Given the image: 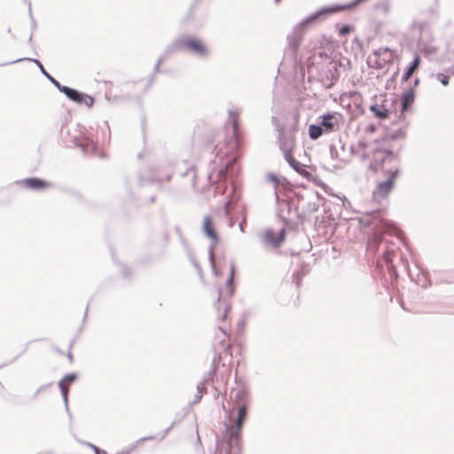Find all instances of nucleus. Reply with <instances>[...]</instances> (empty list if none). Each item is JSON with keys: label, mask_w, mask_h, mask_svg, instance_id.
Segmentation results:
<instances>
[{"label": "nucleus", "mask_w": 454, "mask_h": 454, "mask_svg": "<svg viewBox=\"0 0 454 454\" xmlns=\"http://www.w3.org/2000/svg\"><path fill=\"white\" fill-rule=\"evenodd\" d=\"M232 401V411L223 404L225 413L224 430L222 436H216L214 454H242L243 427L247 420L251 403L250 393L246 385H241L236 390Z\"/></svg>", "instance_id": "nucleus-1"}, {"label": "nucleus", "mask_w": 454, "mask_h": 454, "mask_svg": "<svg viewBox=\"0 0 454 454\" xmlns=\"http://www.w3.org/2000/svg\"><path fill=\"white\" fill-rule=\"evenodd\" d=\"M241 144L242 135L238 123L234 122L230 141L225 145L228 147L227 151L223 153L221 150L218 151L215 153V159L209 162L212 173L216 172L218 178H228L232 183L231 194L228 196L223 206L225 215H229L228 207L231 200H239L241 198L239 184L235 180L239 173L238 160L240 157L239 148Z\"/></svg>", "instance_id": "nucleus-2"}, {"label": "nucleus", "mask_w": 454, "mask_h": 454, "mask_svg": "<svg viewBox=\"0 0 454 454\" xmlns=\"http://www.w3.org/2000/svg\"><path fill=\"white\" fill-rule=\"evenodd\" d=\"M374 158L370 161L368 170L380 172L385 179L377 183L372 191L373 200L386 199L395 187L398 177L403 174L401 157L398 151L379 147L372 150Z\"/></svg>", "instance_id": "nucleus-3"}, {"label": "nucleus", "mask_w": 454, "mask_h": 454, "mask_svg": "<svg viewBox=\"0 0 454 454\" xmlns=\"http://www.w3.org/2000/svg\"><path fill=\"white\" fill-rule=\"evenodd\" d=\"M340 4H333L325 5L313 12L296 24L292 31L286 36L288 48L285 51V55L289 56L295 64H301L302 58L299 56V47L303 39V35L311 27L326 20L329 16L342 12Z\"/></svg>", "instance_id": "nucleus-4"}, {"label": "nucleus", "mask_w": 454, "mask_h": 454, "mask_svg": "<svg viewBox=\"0 0 454 454\" xmlns=\"http://www.w3.org/2000/svg\"><path fill=\"white\" fill-rule=\"evenodd\" d=\"M340 4H333L325 5L313 12L296 24L292 31L286 36L288 48L285 51V55L289 56L295 64H301L302 58L299 56V47L303 39V35L311 27L326 20L329 16L342 12Z\"/></svg>", "instance_id": "nucleus-5"}, {"label": "nucleus", "mask_w": 454, "mask_h": 454, "mask_svg": "<svg viewBox=\"0 0 454 454\" xmlns=\"http://www.w3.org/2000/svg\"><path fill=\"white\" fill-rule=\"evenodd\" d=\"M176 174H178L180 177L191 176V186L195 188L197 180L195 167L191 165L183 172L178 169L176 162L170 160L160 161L150 169L148 184H156L159 191L167 195H173L176 193V190L168 184Z\"/></svg>", "instance_id": "nucleus-6"}, {"label": "nucleus", "mask_w": 454, "mask_h": 454, "mask_svg": "<svg viewBox=\"0 0 454 454\" xmlns=\"http://www.w3.org/2000/svg\"><path fill=\"white\" fill-rule=\"evenodd\" d=\"M383 209L365 211L357 218L358 226L361 229H369L372 233L369 236L367 246L380 254L387 253V245L382 242V236L388 231L393 224L384 217Z\"/></svg>", "instance_id": "nucleus-7"}, {"label": "nucleus", "mask_w": 454, "mask_h": 454, "mask_svg": "<svg viewBox=\"0 0 454 454\" xmlns=\"http://www.w3.org/2000/svg\"><path fill=\"white\" fill-rule=\"evenodd\" d=\"M306 66L309 71L315 68L323 81L330 85L335 84L340 78V68L341 64L335 61L325 51H319L311 53L306 59Z\"/></svg>", "instance_id": "nucleus-8"}, {"label": "nucleus", "mask_w": 454, "mask_h": 454, "mask_svg": "<svg viewBox=\"0 0 454 454\" xmlns=\"http://www.w3.org/2000/svg\"><path fill=\"white\" fill-rule=\"evenodd\" d=\"M173 42L177 51H185L200 58H207L209 55V49L207 44L196 35H180Z\"/></svg>", "instance_id": "nucleus-9"}, {"label": "nucleus", "mask_w": 454, "mask_h": 454, "mask_svg": "<svg viewBox=\"0 0 454 454\" xmlns=\"http://www.w3.org/2000/svg\"><path fill=\"white\" fill-rule=\"evenodd\" d=\"M201 232L203 236L210 240L207 254L208 260L212 261L215 256V247L220 242V236L215 227V223L210 215H206L203 217L201 224Z\"/></svg>", "instance_id": "nucleus-10"}, {"label": "nucleus", "mask_w": 454, "mask_h": 454, "mask_svg": "<svg viewBox=\"0 0 454 454\" xmlns=\"http://www.w3.org/2000/svg\"><path fill=\"white\" fill-rule=\"evenodd\" d=\"M73 143L84 155H95L98 153V143L93 138L91 132L81 131L79 136L73 137Z\"/></svg>", "instance_id": "nucleus-11"}, {"label": "nucleus", "mask_w": 454, "mask_h": 454, "mask_svg": "<svg viewBox=\"0 0 454 454\" xmlns=\"http://www.w3.org/2000/svg\"><path fill=\"white\" fill-rule=\"evenodd\" d=\"M59 91L63 93L70 101L77 105H84L88 108H91L95 104V98L92 96L77 89L67 85H62L59 87Z\"/></svg>", "instance_id": "nucleus-12"}, {"label": "nucleus", "mask_w": 454, "mask_h": 454, "mask_svg": "<svg viewBox=\"0 0 454 454\" xmlns=\"http://www.w3.org/2000/svg\"><path fill=\"white\" fill-rule=\"evenodd\" d=\"M260 237L265 248H279L286 239V232L285 227H282L278 232L271 228H267Z\"/></svg>", "instance_id": "nucleus-13"}, {"label": "nucleus", "mask_w": 454, "mask_h": 454, "mask_svg": "<svg viewBox=\"0 0 454 454\" xmlns=\"http://www.w3.org/2000/svg\"><path fill=\"white\" fill-rule=\"evenodd\" d=\"M78 373L77 372H69L66 373L61 380L58 382V387L59 388L66 411L71 419L72 414L70 412L69 407H68V395H69V388L68 387L74 384L78 380Z\"/></svg>", "instance_id": "nucleus-14"}, {"label": "nucleus", "mask_w": 454, "mask_h": 454, "mask_svg": "<svg viewBox=\"0 0 454 454\" xmlns=\"http://www.w3.org/2000/svg\"><path fill=\"white\" fill-rule=\"evenodd\" d=\"M15 184L23 185L25 188L35 192L44 191L53 186L52 183L38 176H30L17 180Z\"/></svg>", "instance_id": "nucleus-15"}, {"label": "nucleus", "mask_w": 454, "mask_h": 454, "mask_svg": "<svg viewBox=\"0 0 454 454\" xmlns=\"http://www.w3.org/2000/svg\"><path fill=\"white\" fill-rule=\"evenodd\" d=\"M21 61H28L35 63L37 67L39 68L42 74L59 90V87H61L63 84H61L57 79H55L47 70L44 68L43 65L38 59H33V58H20L15 60H12L5 63H1L0 67L7 66L15 64Z\"/></svg>", "instance_id": "nucleus-16"}, {"label": "nucleus", "mask_w": 454, "mask_h": 454, "mask_svg": "<svg viewBox=\"0 0 454 454\" xmlns=\"http://www.w3.org/2000/svg\"><path fill=\"white\" fill-rule=\"evenodd\" d=\"M278 139L279 141V148L283 153L284 159L286 160L288 158H293L292 152L295 146V137L294 134H286L283 131V137L278 134Z\"/></svg>", "instance_id": "nucleus-17"}, {"label": "nucleus", "mask_w": 454, "mask_h": 454, "mask_svg": "<svg viewBox=\"0 0 454 454\" xmlns=\"http://www.w3.org/2000/svg\"><path fill=\"white\" fill-rule=\"evenodd\" d=\"M318 122L325 134L333 132L339 128L337 113L327 112L326 114L320 115L318 117Z\"/></svg>", "instance_id": "nucleus-18"}, {"label": "nucleus", "mask_w": 454, "mask_h": 454, "mask_svg": "<svg viewBox=\"0 0 454 454\" xmlns=\"http://www.w3.org/2000/svg\"><path fill=\"white\" fill-rule=\"evenodd\" d=\"M286 162L288 165L299 175L307 180H314L313 172L315 169H312L311 167L301 163L297 160L294 157L286 159Z\"/></svg>", "instance_id": "nucleus-19"}, {"label": "nucleus", "mask_w": 454, "mask_h": 454, "mask_svg": "<svg viewBox=\"0 0 454 454\" xmlns=\"http://www.w3.org/2000/svg\"><path fill=\"white\" fill-rule=\"evenodd\" d=\"M417 96L416 90L413 89H404L400 94L402 112H413L412 105Z\"/></svg>", "instance_id": "nucleus-20"}, {"label": "nucleus", "mask_w": 454, "mask_h": 454, "mask_svg": "<svg viewBox=\"0 0 454 454\" xmlns=\"http://www.w3.org/2000/svg\"><path fill=\"white\" fill-rule=\"evenodd\" d=\"M369 110L372 113L373 116L375 118H378L380 120H386L390 117L393 111L391 110V107H388L387 105V99L382 102V104L380 106L377 103L372 104L369 106Z\"/></svg>", "instance_id": "nucleus-21"}, {"label": "nucleus", "mask_w": 454, "mask_h": 454, "mask_svg": "<svg viewBox=\"0 0 454 454\" xmlns=\"http://www.w3.org/2000/svg\"><path fill=\"white\" fill-rule=\"evenodd\" d=\"M420 63L421 57L417 52L414 54L412 60L404 68L403 74L401 77L402 83H404L410 80L411 75L419 70Z\"/></svg>", "instance_id": "nucleus-22"}, {"label": "nucleus", "mask_w": 454, "mask_h": 454, "mask_svg": "<svg viewBox=\"0 0 454 454\" xmlns=\"http://www.w3.org/2000/svg\"><path fill=\"white\" fill-rule=\"evenodd\" d=\"M310 270L309 263L303 262L298 270H294L293 273V282L295 283L296 287H300L303 277H305Z\"/></svg>", "instance_id": "nucleus-23"}, {"label": "nucleus", "mask_w": 454, "mask_h": 454, "mask_svg": "<svg viewBox=\"0 0 454 454\" xmlns=\"http://www.w3.org/2000/svg\"><path fill=\"white\" fill-rule=\"evenodd\" d=\"M218 330L221 332V336L215 335V340L217 344L221 346L223 349H225L227 347L226 340L230 337V330L228 326L219 325Z\"/></svg>", "instance_id": "nucleus-24"}, {"label": "nucleus", "mask_w": 454, "mask_h": 454, "mask_svg": "<svg viewBox=\"0 0 454 454\" xmlns=\"http://www.w3.org/2000/svg\"><path fill=\"white\" fill-rule=\"evenodd\" d=\"M309 137L311 140L318 139L322 135L325 134L320 123H312L309 125Z\"/></svg>", "instance_id": "nucleus-25"}, {"label": "nucleus", "mask_w": 454, "mask_h": 454, "mask_svg": "<svg viewBox=\"0 0 454 454\" xmlns=\"http://www.w3.org/2000/svg\"><path fill=\"white\" fill-rule=\"evenodd\" d=\"M267 180L274 184H284L286 186H291V182L286 176H279L273 172L267 174Z\"/></svg>", "instance_id": "nucleus-26"}, {"label": "nucleus", "mask_w": 454, "mask_h": 454, "mask_svg": "<svg viewBox=\"0 0 454 454\" xmlns=\"http://www.w3.org/2000/svg\"><path fill=\"white\" fill-rule=\"evenodd\" d=\"M304 199H307V194L304 195L301 192H295V191H290L288 194V213L291 212L292 208H294V201L297 200L298 202L303 200Z\"/></svg>", "instance_id": "nucleus-27"}, {"label": "nucleus", "mask_w": 454, "mask_h": 454, "mask_svg": "<svg viewBox=\"0 0 454 454\" xmlns=\"http://www.w3.org/2000/svg\"><path fill=\"white\" fill-rule=\"evenodd\" d=\"M174 52H177L176 48L175 47V43L172 41L164 50V51L160 54V56L158 58L156 64L162 65V63L165 61V59L173 54Z\"/></svg>", "instance_id": "nucleus-28"}, {"label": "nucleus", "mask_w": 454, "mask_h": 454, "mask_svg": "<svg viewBox=\"0 0 454 454\" xmlns=\"http://www.w3.org/2000/svg\"><path fill=\"white\" fill-rule=\"evenodd\" d=\"M174 52H177L176 48L175 47V43L172 41L164 50V51L160 54V56L158 58L156 64L162 65V63L165 61V59L173 54Z\"/></svg>", "instance_id": "nucleus-29"}, {"label": "nucleus", "mask_w": 454, "mask_h": 454, "mask_svg": "<svg viewBox=\"0 0 454 454\" xmlns=\"http://www.w3.org/2000/svg\"><path fill=\"white\" fill-rule=\"evenodd\" d=\"M408 124L409 123H406V125L399 128L398 129L395 130L390 134H386V138H388L391 141L404 138L406 136V127L408 126Z\"/></svg>", "instance_id": "nucleus-30"}, {"label": "nucleus", "mask_w": 454, "mask_h": 454, "mask_svg": "<svg viewBox=\"0 0 454 454\" xmlns=\"http://www.w3.org/2000/svg\"><path fill=\"white\" fill-rule=\"evenodd\" d=\"M336 28H338V35L340 37H345L349 35L354 29L355 26L351 24H339L335 25Z\"/></svg>", "instance_id": "nucleus-31"}, {"label": "nucleus", "mask_w": 454, "mask_h": 454, "mask_svg": "<svg viewBox=\"0 0 454 454\" xmlns=\"http://www.w3.org/2000/svg\"><path fill=\"white\" fill-rule=\"evenodd\" d=\"M176 231H177V233L179 235L180 242H181L182 246L184 247V250L186 251L188 257H192V249H191L187 240L183 236L179 227H176Z\"/></svg>", "instance_id": "nucleus-32"}, {"label": "nucleus", "mask_w": 454, "mask_h": 454, "mask_svg": "<svg viewBox=\"0 0 454 454\" xmlns=\"http://www.w3.org/2000/svg\"><path fill=\"white\" fill-rule=\"evenodd\" d=\"M120 270L124 279L129 280L132 278L133 272L131 269L126 264L119 263Z\"/></svg>", "instance_id": "nucleus-33"}, {"label": "nucleus", "mask_w": 454, "mask_h": 454, "mask_svg": "<svg viewBox=\"0 0 454 454\" xmlns=\"http://www.w3.org/2000/svg\"><path fill=\"white\" fill-rule=\"evenodd\" d=\"M399 75V69L397 68L389 77L386 83V89L390 90L391 88H395L396 79Z\"/></svg>", "instance_id": "nucleus-34"}, {"label": "nucleus", "mask_w": 454, "mask_h": 454, "mask_svg": "<svg viewBox=\"0 0 454 454\" xmlns=\"http://www.w3.org/2000/svg\"><path fill=\"white\" fill-rule=\"evenodd\" d=\"M221 360H222L221 352H215V355L214 356L213 360H212L210 373L215 372V371L217 370V368L219 366V364L221 363Z\"/></svg>", "instance_id": "nucleus-35"}, {"label": "nucleus", "mask_w": 454, "mask_h": 454, "mask_svg": "<svg viewBox=\"0 0 454 454\" xmlns=\"http://www.w3.org/2000/svg\"><path fill=\"white\" fill-rule=\"evenodd\" d=\"M392 62V57L389 59L379 58L375 59L373 67L376 69H382L387 63Z\"/></svg>", "instance_id": "nucleus-36"}, {"label": "nucleus", "mask_w": 454, "mask_h": 454, "mask_svg": "<svg viewBox=\"0 0 454 454\" xmlns=\"http://www.w3.org/2000/svg\"><path fill=\"white\" fill-rule=\"evenodd\" d=\"M376 10H381L384 13H387L389 9L388 0H380L374 4Z\"/></svg>", "instance_id": "nucleus-37"}, {"label": "nucleus", "mask_w": 454, "mask_h": 454, "mask_svg": "<svg viewBox=\"0 0 454 454\" xmlns=\"http://www.w3.org/2000/svg\"><path fill=\"white\" fill-rule=\"evenodd\" d=\"M78 442L83 445H86L88 446L89 448H90L94 454H99V452L103 453V454H106V451L105 450H102L100 449L99 447L96 446L95 444L91 443V442H85V441H81V440H78Z\"/></svg>", "instance_id": "nucleus-38"}, {"label": "nucleus", "mask_w": 454, "mask_h": 454, "mask_svg": "<svg viewBox=\"0 0 454 454\" xmlns=\"http://www.w3.org/2000/svg\"><path fill=\"white\" fill-rule=\"evenodd\" d=\"M180 420L181 419L174 420L168 427H167L165 430H163L160 434H156L157 437L155 439H159V441L161 442L167 436V434L172 430V428L176 426V424L177 422H179Z\"/></svg>", "instance_id": "nucleus-39"}, {"label": "nucleus", "mask_w": 454, "mask_h": 454, "mask_svg": "<svg viewBox=\"0 0 454 454\" xmlns=\"http://www.w3.org/2000/svg\"><path fill=\"white\" fill-rule=\"evenodd\" d=\"M271 124L276 128V130L280 135V137H283V131L285 130V128L276 116L271 117Z\"/></svg>", "instance_id": "nucleus-40"}, {"label": "nucleus", "mask_w": 454, "mask_h": 454, "mask_svg": "<svg viewBox=\"0 0 454 454\" xmlns=\"http://www.w3.org/2000/svg\"><path fill=\"white\" fill-rule=\"evenodd\" d=\"M28 14H29V18H30V20H31V28H32V33L30 34V36L27 40V43L30 44L32 43V39H33V31H35L36 29V21L32 14V12H31V6L29 5L28 7Z\"/></svg>", "instance_id": "nucleus-41"}, {"label": "nucleus", "mask_w": 454, "mask_h": 454, "mask_svg": "<svg viewBox=\"0 0 454 454\" xmlns=\"http://www.w3.org/2000/svg\"><path fill=\"white\" fill-rule=\"evenodd\" d=\"M239 213L242 215V220L239 223V230L241 232H245V224H246V221H247V211H246L245 205L241 206V209H240Z\"/></svg>", "instance_id": "nucleus-42"}, {"label": "nucleus", "mask_w": 454, "mask_h": 454, "mask_svg": "<svg viewBox=\"0 0 454 454\" xmlns=\"http://www.w3.org/2000/svg\"><path fill=\"white\" fill-rule=\"evenodd\" d=\"M436 79L441 82L442 86H448L450 83V75L443 73H437Z\"/></svg>", "instance_id": "nucleus-43"}, {"label": "nucleus", "mask_w": 454, "mask_h": 454, "mask_svg": "<svg viewBox=\"0 0 454 454\" xmlns=\"http://www.w3.org/2000/svg\"><path fill=\"white\" fill-rule=\"evenodd\" d=\"M318 203L317 201H311L309 200L308 203H307V206H306V208H305V212L307 213H314V212H317L318 210Z\"/></svg>", "instance_id": "nucleus-44"}, {"label": "nucleus", "mask_w": 454, "mask_h": 454, "mask_svg": "<svg viewBox=\"0 0 454 454\" xmlns=\"http://www.w3.org/2000/svg\"><path fill=\"white\" fill-rule=\"evenodd\" d=\"M390 51H394V50H391L389 47H381V48H378L376 50H374L372 51V54L377 58H382L381 56L384 54V53H387V52H390Z\"/></svg>", "instance_id": "nucleus-45"}, {"label": "nucleus", "mask_w": 454, "mask_h": 454, "mask_svg": "<svg viewBox=\"0 0 454 454\" xmlns=\"http://www.w3.org/2000/svg\"><path fill=\"white\" fill-rule=\"evenodd\" d=\"M231 309V304L230 302H225L224 308H223V315H221L219 317V319L222 322H224L228 318Z\"/></svg>", "instance_id": "nucleus-46"}, {"label": "nucleus", "mask_w": 454, "mask_h": 454, "mask_svg": "<svg viewBox=\"0 0 454 454\" xmlns=\"http://www.w3.org/2000/svg\"><path fill=\"white\" fill-rule=\"evenodd\" d=\"M293 209L296 213V217H297L298 221L301 223H303L307 220L305 212H300L298 205H294Z\"/></svg>", "instance_id": "nucleus-47"}, {"label": "nucleus", "mask_w": 454, "mask_h": 454, "mask_svg": "<svg viewBox=\"0 0 454 454\" xmlns=\"http://www.w3.org/2000/svg\"><path fill=\"white\" fill-rule=\"evenodd\" d=\"M231 284H232V278H231V276H228V278L225 281V286L227 287V293H228L229 297L233 296L234 292H235L234 288L231 286Z\"/></svg>", "instance_id": "nucleus-48"}, {"label": "nucleus", "mask_w": 454, "mask_h": 454, "mask_svg": "<svg viewBox=\"0 0 454 454\" xmlns=\"http://www.w3.org/2000/svg\"><path fill=\"white\" fill-rule=\"evenodd\" d=\"M387 141H389V139L386 138V135L374 139L373 140V144L376 145L377 146L374 147L372 150H374L376 148H379V147H385V148H387L385 145H383V144L387 142Z\"/></svg>", "instance_id": "nucleus-49"}, {"label": "nucleus", "mask_w": 454, "mask_h": 454, "mask_svg": "<svg viewBox=\"0 0 454 454\" xmlns=\"http://www.w3.org/2000/svg\"><path fill=\"white\" fill-rule=\"evenodd\" d=\"M209 382V379H203L202 381H200L198 385H197V393H202L206 391L207 389V383Z\"/></svg>", "instance_id": "nucleus-50"}, {"label": "nucleus", "mask_w": 454, "mask_h": 454, "mask_svg": "<svg viewBox=\"0 0 454 454\" xmlns=\"http://www.w3.org/2000/svg\"><path fill=\"white\" fill-rule=\"evenodd\" d=\"M406 113L407 112H402V108H400V111H395V114L397 117L398 121L404 122L405 124L408 123L407 118H406Z\"/></svg>", "instance_id": "nucleus-51"}, {"label": "nucleus", "mask_w": 454, "mask_h": 454, "mask_svg": "<svg viewBox=\"0 0 454 454\" xmlns=\"http://www.w3.org/2000/svg\"><path fill=\"white\" fill-rule=\"evenodd\" d=\"M189 259H190L191 262L192 263V265L194 266V268L197 270L200 276L202 277V269H201L200 263L198 262V261L195 259L192 252V257H189Z\"/></svg>", "instance_id": "nucleus-52"}, {"label": "nucleus", "mask_w": 454, "mask_h": 454, "mask_svg": "<svg viewBox=\"0 0 454 454\" xmlns=\"http://www.w3.org/2000/svg\"><path fill=\"white\" fill-rule=\"evenodd\" d=\"M208 261H209L211 268H212L213 275L216 278H219L222 275V270L215 266V263L214 262V257L212 258V261L211 260H208Z\"/></svg>", "instance_id": "nucleus-53"}, {"label": "nucleus", "mask_w": 454, "mask_h": 454, "mask_svg": "<svg viewBox=\"0 0 454 454\" xmlns=\"http://www.w3.org/2000/svg\"><path fill=\"white\" fill-rule=\"evenodd\" d=\"M387 268H388V270H389V275H390V278L391 280H396L397 278H398V273H397V270L394 267L393 264H389L387 265Z\"/></svg>", "instance_id": "nucleus-54"}, {"label": "nucleus", "mask_w": 454, "mask_h": 454, "mask_svg": "<svg viewBox=\"0 0 454 454\" xmlns=\"http://www.w3.org/2000/svg\"><path fill=\"white\" fill-rule=\"evenodd\" d=\"M194 12H195V8L190 6V8H189V10H188L184 19V24H188L190 22V20L193 17Z\"/></svg>", "instance_id": "nucleus-55"}, {"label": "nucleus", "mask_w": 454, "mask_h": 454, "mask_svg": "<svg viewBox=\"0 0 454 454\" xmlns=\"http://www.w3.org/2000/svg\"><path fill=\"white\" fill-rule=\"evenodd\" d=\"M52 385L51 382L48 383V384H45V385H42L40 387H38L36 389V391L35 392L34 395H33V398H36L38 396V395L42 392H43L44 390H46L49 387H51Z\"/></svg>", "instance_id": "nucleus-56"}, {"label": "nucleus", "mask_w": 454, "mask_h": 454, "mask_svg": "<svg viewBox=\"0 0 454 454\" xmlns=\"http://www.w3.org/2000/svg\"><path fill=\"white\" fill-rule=\"evenodd\" d=\"M298 131V116L294 117V123L291 127V129L286 134H294L295 136V132Z\"/></svg>", "instance_id": "nucleus-57"}, {"label": "nucleus", "mask_w": 454, "mask_h": 454, "mask_svg": "<svg viewBox=\"0 0 454 454\" xmlns=\"http://www.w3.org/2000/svg\"><path fill=\"white\" fill-rule=\"evenodd\" d=\"M353 49L355 47H356L357 49H359L361 51H363V48H364V43L362 40H360L358 37H355L354 40H353Z\"/></svg>", "instance_id": "nucleus-58"}, {"label": "nucleus", "mask_w": 454, "mask_h": 454, "mask_svg": "<svg viewBox=\"0 0 454 454\" xmlns=\"http://www.w3.org/2000/svg\"><path fill=\"white\" fill-rule=\"evenodd\" d=\"M316 197L317 200H323L324 197L317 191H310L307 193V199Z\"/></svg>", "instance_id": "nucleus-59"}, {"label": "nucleus", "mask_w": 454, "mask_h": 454, "mask_svg": "<svg viewBox=\"0 0 454 454\" xmlns=\"http://www.w3.org/2000/svg\"><path fill=\"white\" fill-rule=\"evenodd\" d=\"M202 396H203L202 393H196V395L194 396V399L188 403V406L191 407V406L200 403L201 398H202Z\"/></svg>", "instance_id": "nucleus-60"}, {"label": "nucleus", "mask_w": 454, "mask_h": 454, "mask_svg": "<svg viewBox=\"0 0 454 454\" xmlns=\"http://www.w3.org/2000/svg\"><path fill=\"white\" fill-rule=\"evenodd\" d=\"M311 42H333L331 38H326L325 35H317L310 40Z\"/></svg>", "instance_id": "nucleus-61"}, {"label": "nucleus", "mask_w": 454, "mask_h": 454, "mask_svg": "<svg viewBox=\"0 0 454 454\" xmlns=\"http://www.w3.org/2000/svg\"><path fill=\"white\" fill-rule=\"evenodd\" d=\"M357 146L360 148V149H366L367 146H368V143L366 141V139L364 137H361L359 140H358V143H357Z\"/></svg>", "instance_id": "nucleus-62"}, {"label": "nucleus", "mask_w": 454, "mask_h": 454, "mask_svg": "<svg viewBox=\"0 0 454 454\" xmlns=\"http://www.w3.org/2000/svg\"><path fill=\"white\" fill-rule=\"evenodd\" d=\"M376 129H377L376 125L373 123H370L366 126L365 132L368 134H372L376 131Z\"/></svg>", "instance_id": "nucleus-63"}, {"label": "nucleus", "mask_w": 454, "mask_h": 454, "mask_svg": "<svg viewBox=\"0 0 454 454\" xmlns=\"http://www.w3.org/2000/svg\"><path fill=\"white\" fill-rule=\"evenodd\" d=\"M155 79H156V75L153 74H151L149 76V79L147 81L145 90H148L153 84V82H155Z\"/></svg>", "instance_id": "nucleus-64"}]
</instances>
